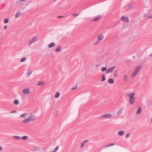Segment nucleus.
<instances>
[{"label":"nucleus","mask_w":152,"mask_h":152,"mask_svg":"<svg viewBox=\"0 0 152 152\" xmlns=\"http://www.w3.org/2000/svg\"><path fill=\"white\" fill-rule=\"evenodd\" d=\"M26 0H17L15 2L16 4L17 5L20 4L21 2H24Z\"/></svg>","instance_id":"obj_14"},{"label":"nucleus","mask_w":152,"mask_h":152,"mask_svg":"<svg viewBox=\"0 0 152 152\" xmlns=\"http://www.w3.org/2000/svg\"><path fill=\"white\" fill-rule=\"evenodd\" d=\"M104 36L102 34L99 35L97 38V39L96 41L94 43V45H96L99 44L101 42V41L104 39Z\"/></svg>","instance_id":"obj_4"},{"label":"nucleus","mask_w":152,"mask_h":152,"mask_svg":"<svg viewBox=\"0 0 152 152\" xmlns=\"http://www.w3.org/2000/svg\"><path fill=\"white\" fill-rule=\"evenodd\" d=\"M16 111H13L11 112V113H16Z\"/></svg>","instance_id":"obj_44"},{"label":"nucleus","mask_w":152,"mask_h":152,"mask_svg":"<svg viewBox=\"0 0 152 152\" xmlns=\"http://www.w3.org/2000/svg\"><path fill=\"white\" fill-rule=\"evenodd\" d=\"M135 93H132L129 94L128 95L129 98L130 104H133L135 102V98L134 97Z\"/></svg>","instance_id":"obj_3"},{"label":"nucleus","mask_w":152,"mask_h":152,"mask_svg":"<svg viewBox=\"0 0 152 152\" xmlns=\"http://www.w3.org/2000/svg\"><path fill=\"white\" fill-rule=\"evenodd\" d=\"M89 140H84V141H83L81 143V145H80V147H81L82 148V147H83L84 146V145H85V144L86 143V142H88Z\"/></svg>","instance_id":"obj_16"},{"label":"nucleus","mask_w":152,"mask_h":152,"mask_svg":"<svg viewBox=\"0 0 152 152\" xmlns=\"http://www.w3.org/2000/svg\"><path fill=\"white\" fill-rule=\"evenodd\" d=\"M27 115V114L26 113H24L22 115H20V118H25L26 117V115Z\"/></svg>","instance_id":"obj_26"},{"label":"nucleus","mask_w":152,"mask_h":152,"mask_svg":"<svg viewBox=\"0 0 152 152\" xmlns=\"http://www.w3.org/2000/svg\"><path fill=\"white\" fill-rule=\"evenodd\" d=\"M121 20L122 21H125L127 23H128L129 22L128 18L127 17L124 16H122L121 18Z\"/></svg>","instance_id":"obj_9"},{"label":"nucleus","mask_w":152,"mask_h":152,"mask_svg":"<svg viewBox=\"0 0 152 152\" xmlns=\"http://www.w3.org/2000/svg\"><path fill=\"white\" fill-rule=\"evenodd\" d=\"M127 7L130 9L134 8V6L132 4H129L127 6Z\"/></svg>","instance_id":"obj_24"},{"label":"nucleus","mask_w":152,"mask_h":152,"mask_svg":"<svg viewBox=\"0 0 152 152\" xmlns=\"http://www.w3.org/2000/svg\"><path fill=\"white\" fill-rule=\"evenodd\" d=\"M142 67V66L140 65L136 67L134 69L133 72L131 74V77L134 78L135 77L137 76L139 72Z\"/></svg>","instance_id":"obj_1"},{"label":"nucleus","mask_w":152,"mask_h":152,"mask_svg":"<svg viewBox=\"0 0 152 152\" xmlns=\"http://www.w3.org/2000/svg\"><path fill=\"white\" fill-rule=\"evenodd\" d=\"M115 145V144L114 143H112L110 144H109L108 145H106L105 147V148H107L112 146H113Z\"/></svg>","instance_id":"obj_27"},{"label":"nucleus","mask_w":152,"mask_h":152,"mask_svg":"<svg viewBox=\"0 0 152 152\" xmlns=\"http://www.w3.org/2000/svg\"><path fill=\"white\" fill-rule=\"evenodd\" d=\"M150 56H152V54H151L150 55Z\"/></svg>","instance_id":"obj_45"},{"label":"nucleus","mask_w":152,"mask_h":152,"mask_svg":"<svg viewBox=\"0 0 152 152\" xmlns=\"http://www.w3.org/2000/svg\"><path fill=\"white\" fill-rule=\"evenodd\" d=\"M61 46H59L55 50V51L56 52H60L61 51Z\"/></svg>","instance_id":"obj_21"},{"label":"nucleus","mask_w":152,"mask_h":152,"mask_svg":"<svg viewBox=\"0 0 152 152\" xmlns=\"http://www.w3.org/2000/svg\"><path fill=\"white\" fill-rule=\"evenodd\" d=\"M9 22V20L8 19H5L4 20V22L5 23H7Z\"/></svg>","instance_id":"obj_35"},{"label":"nucleus","mask_w":152,"mask_h":152,"mask_svg":"<svg viewBox=\"0 0 152 152\" xmlns=\"http://www.w3.org/2000/svg\"><path fill=\"white\" fill-rule=\"evenodd\" d=\"M101 18V16L100 15H99L95 17L94 18L91 20V21H97L100 19Z\"/></svg>","instance_id":"obj_11"},{"label":"nucleus","mask_w":152,"mask_h":152,"mask_svg":"<svg viewBox=\"0 0 152 152\" xmlns=\"http://www.w3.org/2000/svg\"><path fill=\"white\" fill-rule=\"evenodd\" d=\"M151 122H152V119H151Z\"/></svg>","instance_id":"obj_46"},{"label":"nucleus","mask_w":152,"mask_h":152,"mask_svg":"<svg viewBox=\"0 0 152 152\" xmlns=\"http://www.w3.org/2000/svg\"><path fill=\"white\" fill-rule=\"evenodd\" d=\"M38 38L37 36H35L32 39L29 40L28 42V45L30 46L32 44L34 43L38 40Z\"/></svg>","instance_id":"obj_6"},{"label":"nucleus","mask_w":152,"mask_h":152,"mask_svg":"<svg viewBox=\"0 0 152 152\" xmlns=\"http://www.w3.org/2000/svg\"><path fill=\"white\" fill-rule=\"evenodd\" d=\"M73 15H75L76 17V16H77L79 14H76L75 13H74Z\"/></svg>","instance_id":"obj_39"},{"label":"nucleus","mask_w":152,"mask_h":152,"mask_svg":"<svg viewBox=\"0 0 152 152\" xmlns=\"http://www.w3.org/2000/svg\"><path fill=\"white\" fill-rule=\"evenodd\" d=\"M77 88V86H76L75 87H74L73 88H72V90H75V89H76Z\"/></svg>","instance_id":"obj_38"},{"label":"nucleus","mask_w":152,"mask_h":152,"mask_svg":"<svg viewBox=\"0 0 152 152\" xmlns=\"http://www.w3.org/2000/svg\"><path fill=\"white\" fill-rule=\"evenodd\" d=\"M151 9H148L147 12L145 14V16L148 18V19H150L152 18V14H151Z\"/></svg>","instance_id":"obj_7"},{"label":"nucleus","mask_w":152,"mask_h":152,"mask_svg":"<svg viewBox=\"0 0 152 152\" xmlns=\"http://www.w3.org/2000/svg\"><path fill=\"white\" fill-rule=\"evenodd\" d=\"M117 71H115L114 72V76L115 77H116L118 76V75L117 73Z\"/></svg>","instance_id":"obj_36"},{"label":"nucleus","mask_w":152,"mask_h":152,"mask_svg":"<svg viewBox=\"0 0 152 152\" xmlns=\"http://www.w3.org/2000/svg\"><path fill=\"white\" fill-rule=\"evenodd\" d=\"M107 68L106 66L103 67L101 69V70L102 72H104L107 70Z\"/></svg>","instance_id":"obj_28"},{"label":"nucleus","mask_w":152,"mask_h":152,"mask_svg":"<svg viewBox=\"0 0 152 152\" xmlns=\"http://www.w3.org/2000/svg\"><path fill=\"white\" fill-rule=\"evenodd\" d=\"M112 115L110 113L103 114L100 116L99 118V119H107L112 118Z\"/></svg>","instance_id":"obj_5"},{"label":"nucleus","mask_w":152,"mask_h":152,"mask_svg":"<svg viewBox=\"0 0 152 152\" xmlns=\"http://www.w3.org/2000/svg\"><path fill=\"white\" fill-rule=\"evenodd\" d=\"M20 15L21 12H18L15 15V18H18L20 16Z\"/></svg>","instance_id":"obj_23"},{"label":"nucleus","mask_w":152,"mask_h":152,"mask_svg":"<svg viewBox=\"0 0 152 152\" xmlns=\"http://www.w3.org/2000/svg\"><path fill=\"white\" fill-rule=\"evenodd\" d=\"M23 94L25 95L29 94L31 93V90L29 88L24 89L22 91Z\"/></svg>","instance_id":"obj_8"},{"label":"nucleus","mask_w":152,"mask_h":152,"mask_svg":"<svg viewBox=\"0 0 152 152\" xmlns=\"http://www.w3.org/2000/svg\"><path fill=\"white\" fill-rule=\"evenodd\" d=\"M59 146H57L54 149V151H52L51 152H56V151H58V149L59 148Z\"/></svg>","instance_id":"obj_31"},{"label":"nucleus","mask_w":152,"mask_h":152,"mask_svg":"<svg viewBox=\"0 0 152 152\" xmlns=\"http://www.w3.org/2000/svg\"><path fill=\"white\" fill-rule=\"evenodd\" d=\"M63 17V16H58V18H62Z\"/></svg>","instance_id":"obj_43"},{"label":"nucleus","mask_w":152,"mask_h":152,"mask_svg":"<svg viewBox=\"0 0 152 152\" xmlns=\"http://www.w3.org/2000/svg\"><path fill=\"white\" fill-rule=\"evenodd\" d=\"M32 73V71L30 70H28L27 72V75L28 76H30Z\"/></svg>","instance_id":"obj_29"},{"label":"nucleus","mask_w":152,"mask_h":152,"mask_svg":"<svg viewBox=\"0 0 152 152\" xmlns=\"http://www.w3.org/2000/svg\"><path fill=\"white\" fill-rule=\"evenodd\" d=\"M115 66H112V67L109 68L108 69L107 72L106 73L107 74H108L109 73H111L113 72V71L115 69Z\"/></svg>","instance_id":"obj_10"},{"label":"nucleus","mask_w":152,"mask_h":152,"mask_svg":"<svg viewBox=\"0 0 152 152\" xmlns=\"http://www.w3.org/2000/svg\"><path fill=\"white\" fill-rule=\"evenodd\" d=\"M27 58L26 57L23 58L21 59L20 61V62H22L24 61Z\"/></svg>","instance_id":"obj_34"},{"label":"nucleus","mask_w":152,"mask_h":152,"mask_svg":"<svg viewBox=\"0 0 152 152\" xmlns=\"http://www.w3.org/2000/svg\"><path fill=\"white\" fill-rule=\"evenodd\" d=\"M105 80V75H103L102 76V81H104Z\"/></svg>","instance_id":"obj_32"},{"label":"nucleus","mask_w":152,"mask_h":152,"mask_svg":"<svg viewBox=\"0 0 152 152\" xmlns=\"http://www.w3.org/2000/svg\"><path fill=\"white\" fill-rule=\"evenodd\" d=\"M123 110V108L119 109L117 112V114L118 115H120L122 113V111Z\"/></svg>","instance_id":"obj_15"},{"label":"nucleus","mask_w":152,"mask_h":152,"mask_svg":"<svg viewBox=\"0 0 152 152\" xmlns=\"http://www.w3.org/2000/svg\"><path fill=\"white\" fill-rule=\"evenodd\" d=\"M45 84V83L43 81H39L37 83V86H43Z\"/></svg>","instance_id":"obj_13"},{"label":"nucleus","mask_w":152,"mask_h":152,"mask_svg":"<svg viewBox=\"0 0 152 152\" xmlns=\"http://www.w3.org/2000/svg\"><path fill=\"white\" fill-rule=\"evenodd\" d=\"M7 25L5 26L4 28V30L6 29L7 28Z\"/></svg>","instance_id":"obj_40"},{"label":"nucleus","mask_w":152,"mask_h":152,"mask_svg":"<svg viewBox=\"0 0 152 152\" xmlns=\"http://www.w3.org/2000/svg\"><path fill=\"white\" fill-rule=\"evenodd\" d=\"M125 133V132L124 131L122 130L119 131L118 132V134L120 136H122Z\"/></svg>","instance_id":"obj_18"},{"label":"nucleus","mask_w":152,"mask_h":152,"mask_svg":"<svg viewBox=\"0 0 152 152\" xmlns=\"http://www.w3.org/2000/svg\"><path fill=\"white\" fill-rule=\"evenodd\" d=\"M99 66V64H97L96 65L95 67H97L98 66Z\"/></svg>","instance_id":"obj_42"},{"label":"nucleus","mask_w":152,"mask_h":152,"mask_svg":"<svg viewBox=\"0 0 152 152\" xmlns=\"http://www.w3.org/2000/svg\"><path fill=\"white\" fill-rule=\"evenodd\" d=\"M13 103L15 105H18L19 103V101L17 99H15L13 101Z\"/></svg>","instance_id":"obj_25"},{"label":"nucleus","mask_w":152,"mask_h":152,"mask_svg":"<svg viewBox=\"0 0 152 152\" xmlns=\"http://www.w3.org/2000/svg\"><path fill=\"white\" fill-rule=\"evenodd\" d=\"M142 111L141 108L139 107L138 108L136 112V114L137 115H139L141 113Z\"/></svg>","instance_id":"obj_17"},{"label":"nucleus","mask_w":152,"mask_h":152,"mask_svg":"<svg viewBox=\"0 0 152 152\" xmlns=\"http://www.w3.org/2000/svg\"><path fill=\"white\" fill-rule=\"evenodd\" d=\"M3 149V148L2 146H0V151H2Z\"/></svg>","instance_id":"obj_41"},{"label":"nucleus","mask_w":152,"mask_h":152,"mask_svg":"<svg viewBox=\"0 0 152 152\" xmlns=\"http://www.w3.org/2000/svg\"><path fill=\"white\" fill-rule=\"evenodd\" d=\"M14 137L16 139L19 140L20 139L21 137L20 136H14Z\"/></svg>","instance_id":"obj_33"},{"label":"nucleus","mask_w":152,"mask_h":152,"mask_svg":"<svg viewBox=\"0 0 152 152\" xmlns=\"http://www.w3.org/2000/svg\"><path fill=\"white\" fill-rule=\"evenodd\" d=\"M36 119L35 116L33 115H31L28 118H25L23 121L24 123H28L30 122L33 121Z\"/></svg>","instance_id":"obj_2"},{"label":"nucleus","mask_w":152,"mask_h":152,"mask_svg":"<svg viewBox=\"0 0 152 152\" xmlns=\"http://www.w3.org/2000/svg\"><path fill=\"white\" fill-rule=\"evenodd\" d=\"M60 95V93L59 92H57L54 96V97L56 98H57L59 97Z\"/></svg>","instance_id":"obj_20"},{"label":"nucleus","mask_w":152,"mask_h":152,"mask_svg":"<svg viewBox=\"0 0 152 152\" xmlns=\"http://www.w3.org/2000/svg\"><path fill=\"white\" fill-rule=\"evenodd\" d=\"M130 136V134L129 133L127 134L126 135L125 137L126 138H127L129 137Z\"/></svg>","instance_id":"obj_37"},{"label":"nucleus","mask_w":152,"mask_h":152,"mask_svg":"<svg viewBox=\"0 0 152 152\" xmlns=\"http://www.w3.org/2000/svg\"><path fill=\"white\" fill-rule=\"evenodd\" d=\"M123 80L126 82H127L128 81V76L127 75H125L124 76L123 78Z\"/></svg>","instance_id":"obj_12"},{"label":"nucleus","mask_w":152,"mask_h":152,"mask_svg":"<svg viewBox=\"0 0 152 152\" xmlns=\"http://www.w3.org/2000/svg\"><path fill=\"white\" fill-rule=\"evenodd\" d=\"M55 46V44L54 42H52L50 44H49L48 45V47L49 48H52L53 47Z\"/></svg>","instance_id":"obj_19"},{"label":"nucleus","mask_w":152,"mask_h":152,"mask_svg":"<svg viewBox=\"0 0 152 152\" xmlns=\"http://www.w3.org/2000/svg\"><path fill=\"white\" fill-rule=\"evenodd\" d=\"M114 82V80L112 78L109 79L108 80V83L111 84H113Z\"/></svg>","instance_id":"obj_22"},{"label":"nucleus","mask_w":152,"mask_h":152,"mask_svg":"<svg viewBox=\"0 0 152 152\" xmlns=\"http://www.w3.org/2000/svg\"><path fill=\"white\" fill-rule=\"evenodd\" d=\"M28 137L26 136H23L22 137V139L23 140H26L28 139Z\"/></svg>","instance_id":"obj_30"}]
</instances>
